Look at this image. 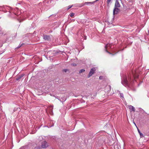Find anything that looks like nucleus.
<instances>
[{
    "label": "nucleus",
    "instance_id": "obj_1",
    "mask_svg": "<svg viewBox=\"0 0 149 149\" xmlns=\"http://www.w3.org/2000/svg\"><path fill=\"white\" fill-rule=\"evenodd\" d=\"M121 83L125 87H128L129 84L128 81L127 80V76L124 75L121 78Z\"/></svg>",
    "mask_w": 149,
    "mask_h": 149
},
{
    "label": "nucleus",
    "instance_id": "obj_2",
    "mask_svg": "<svg viewBox=\"0 0 149 149\" xmlns=\"http://www.w3.org/2000/svg\"><path fill=\"white\" fill-rule=\"evenodd\" d=\"M7 7L9 8L10 9H11V10L12 12H14V9H13L11 7L7 6H6L3 5V6H0V11H3L4 13H6L7 11L5 10L8 9Z\"/></svg>",
    "mask_w": 149,
    "mask_h": 149
},
{
    "label": "nucleus",
    "instance_id": "obj_3",
    "mask_svg": "<svg viewBox=\"0 0 149 149\" xmlns=\"http://www.w3.org/2000/svg\"><path fill=\"white\" fill-rule=\"evenodd\" d=\"M96 70L95 68H93L91 69L88 75V78L91 76L94 73H95V72Z\"/></svg>",
    "mask_w": 149,
    "mask_h": 149
},
{
    "label": "nucleus",
    "instance_id": "obj_4",
    "mask_svg": "<svg viewBox=\"0 0 149 149\" xmlns=\"http://www.w3.org/2000/svg\"><path fill=\"white\" fill-rule=\"evenodd\" d=\"M48 146V144L46 141H44L41 143V147L43 148H45Z\"/></svg>",
    "mask_w": 149,
    "mask_h": 149
},
{
    "label": "nucleus",
    "instance_id": "obj_5",
    "mask_svg": "<svg viewBox=\"0 0 149 149\" xmlns=\"http://www.w3.org/2000/svg\"><path fill=\"white\" fill-rule=\"evenodd\" d=\"M120 11V9L118 8H114L113 13V15L117 14Z\"/></svg>",
    "mask_w": 149,
    "mask_h": 149
},
{
    "label": "nucleus",
    "instance_id": "obj_6",
    "mask_svg": "<svg viewBox=\"0 0 149 149\" xmlns=\"http://www.w3.org/2000/svg\"><path fill=\"white\" fill-rule=\"evenodd\" d=\"M120 5L118 1L117 0H116L115 4V6L114 7L115 8H118L120 7Z\"/></svg>",
    "mask_w": 149,
    "mask_h": 149
},
{
    "label": "nucleus",
    "instance_id": "obj_7",
    "mask_svg": "<svg viewBox=\"0 0 149 149\" xmlns=\"http://www.w3.org/2000/svg\"><path fill=\"white\" fill-rule=\"evenodd\" d=\"M43 38L44 39L46 40H49L51 39L49 36V35H43Z\"/></svg>",
    "mask_w": 149,
    "mask_h": 149
},
{
    "label": "nucleus",
    "instance_id": "obj_8",
    "mask_svg": "<svg viewBox=\"0 0 149 149\" xmlns=\"http://www.w3.org/2000/svg\"><path fill=\"white\" fill-rule=\"evenodd\" d=\"M129 108L131 112L133 111L134 112L135 111V108L132 105H130L129 106Z\"/></svg>",
    "mask_w": 149,
    "mask_h": 149
},
{
    "label": "nucleus",
    "instance_id": "obj_9",
    "mask_svg": "<svg viewBox=\"0 0 149 149\" xmlns=\"http://www.w3.org/2000/svg\"><path fill=\"white\" fill-rule=\"evenodd\" d=\"M75 6L76 7H81L84 6V3H77L75 4Z\"/></svg>",
    "mask_w": 149,
    "mask_h": 149
},
{
    "label": "nucleus",
    "instance_id": "obj_10",
    "mask_svg": "<svg viewBox=\"0 0 149 149\" xmlns=\"http://www.w3.org/2000/svg\"><path fill=\"white\" fill-rule=\"evenodd\" d=\"M114 149H120V146L118 144L115 145L113 147Z\"/></svg>",
    "mask_w": 149,
    "mask_h": 149
},
{
    "label": "nucleus",
    "instance_id": "obj_11",
    "mask_svg": "<svg viewBox=\"0 0 149 149\" xmlns=\"http://www.w3.org/2000/svg\"><path fill=\"white\" fill-rule=\"evenodd\" d=\"M24 76V74H22L21 75H20L18 76L16 78V80L17 81H18L19 79H20L21 78L23 77Z\"/></svg>",
    "mask_w": 149,
    "mask_h": 149
},
{
    "label": "nucleus",
    "instance_id": "obj_12",
    "mask_svg": "<svg viewBox=\"0 0 149 149\" xmlns=\"http://www.w3.org/2000/svg\"><path fill=\"white\" fill-rule=\"evenodd\" d=\"M137 130H138V132L140 135V137L141 138H143L144 136L143 134L141 132L140 130L138 128H137Z\"/></svg>",
    "mask_w": 149,
    "mask_h": 149
},
{
    "label": "nucleus",
    "instance_id": "obj_13",
    "mask_svg": "<svg viewBox=\"0 0 149 149\" xmlns=\"http://www.w3.org/2000/svg\"><path fill=\"white\" fill-rule=\"evenodd\" d=\"M109 45L108 44H107V45H106L105 46V50H106V51L108 53L110 54H112L110 52H109L107 50V47H108L109 46Z\"/></svg>",
    "mask_w": 149,
    "mask_h": 149
},
{
    "label": "nucleus",
    "instance_id": "obj_14",
    "mask_svg": "<svg viewBox=\"0 0 149 149\" xmlns=\"http://www.w3.org/2000/svg\"><path fill=\"white\" fill-rule=\"evenodd\" d=\"M85 71V70L84 69H82L79 70V73H81L83 72H84Z\"/></svg>",
    "mask_w": 149,
    "mask_h": 149
},
{
    "label": "nucleus",
    "instance_id": "obj_15",
    "mask_svg": "<svg viewBox=\"0 0 149 149\" xmlns=\"http://www.w3.org/2000/svg\"><path fill=\"white\" fill-rule=\"evenodd\" d=\"M50 107L51 108V109H50V111L51 112H52V110H53V105H51V106H50Z\"/></svg>",
    "mask_w": 149,
    "mask_h": 149
},
{
    "label": "nucleus",
    "instance_id": "obj_16",
    "mask_svg": "<svg viewBox=\"0 0 149 149\" xmlns=\"http://www.w3.org/2000/svg\"><path fill=\"white\" fill-rule=\"evenodd\" d=\"M99 0H96L93 2H91L90 4H93L97 2V1H98Z\"/></svg>",
    "mask_w": 149,
    "mask_h": 149
},
{
    "label": "nucleus",
    "instance_id": "obj_17",
    "mask_svg": "<svg viewBox=\"0 0 149 149\" xmlns=\"http://www.w3.org/2000/svg\"><path fill=\"white\" fill-rule=\"evenodd\" d=\"M73 6V5H72L71 6L69 5L68 6V8H67V10L71 8Z\"/></svg>",
    "mask_w": 149,
    "mask_h": 149
},
{
    "label": "nucleus",
    "instance_id": "obj_18",
    "mask_svg": "<svg viewBox=\"0 0 149 149\" xmlns=\"http://www.w3.org/2000/svg\"><path fill=\"white\" fill-rule=\"evenodd\" d=\"M90 3L91 2H85L84 3V5H87V4H90Z\"/></svg>",
    "mask_w": 149,
    "mask_h": 149
},
{
    "label": "nucleus",
    "instance_id": "obj_19",
    "mask_svg": "<svg viewBox=\"0 0 149 149\" xmlns=\"http://www.w3.org/2000/svg\"><path fill=\"white\" fill-rule=\"evenodd\" d=\"M63 71L65 72H66L68 71V70L67 69H64L63 70Z\"/></svg>",
    "mask_w": 149,
    "mask_h": 149
},
{
    "label": "nucleus",
    "instance_id": "obj_20",
    "mask_svg": "<svg viewBox=\"0 0 149 149\" xmlns=\"http://www.w3.org/2000/svg\"><path fill=\"white\" fill-rule=\"evenodd\" d=\"M74 15V14L73 13H71L70 15V17H72Z\"/></svg>",
    "mask_w": 149,
    "mask_h": 149
},
{
    "label": "nucleus",
    "instance_id": "obj_21",
    "mask_svg": "<svg viewBox=\"0 0 149 149\" xmlns=\"http://www.w3.org/2000/svg\"><path fill=\"white\" fill-rule=\"evenodd\" d=\"M128 80L129 81H130L131 79L130 77L129 76L128 77Z\"/></svg>",
    "mask_w": 149,
    "mask_h": 149
},
{
    "label": "nucleus",
    "instance_id": "obj_22",
    "mask_svg": "<svg viewBox=\"0 0 149 149\" xmlns=\"http://www.w3.org/2000/svg\"><path fill=\"white\" fill-rule=\"evenodd\" d=\"M120 96L122 97H123V93H120Z\"/></svg>",
    "mask_w": 149,
    "mask_h": 149
},
{
    "label": "nucleus",
    "instance_id": "obj_23",
    "mask_svg": "<svg viewBox=\"0 0 149 149\" xmlns=\"http://www.w3.org/2000/svg\"><path fill=\"white\" fill-rule=\"evenodd\" d=\"M37 149H40L41 148V147L40 146L37 147L36 148Z\"/></svg>",
    "mask_w": 149,
    "mask_h": 149
},
{
    "label": "nucleus",
    "instance_id": "obj_24",
    "mask_svg": "<svg viewBox=\"0 0 149 149\" xmlns=\"http://www.w3.org/2000/svg\"><path fill=\"white\" fill-rule=\"evenodd\" d=\"M3 34V32L0 29V34Z\"/></svg>",
    "mask_w": 149,
    "mask_h": 149
},
{
    "label": "nucleus",
    "instance_id": "obj_25",
    "mask_svg": "<svg viewBox=\"0 0 149 149\" xmlns=\"http://www.w3.org/2000/svg\"><path fill=\"white\" fill-rule=\"evenodd\" d=\"M103 77L102 76H100V77L99 79H102Z\"/></svg>",
    "mask_w": 149,
    "mask_h": 149
},
{
    "label": "nucleus",
    "instance_id": "obj_26",
    "mask_svg": "<svg viewBox=\"0 0 149 149\" xmlns=\"http://www.w3.org/2000/svg\"><path fill=\"white\" fill-rule=\"evenodd\" d=\"M23 45H24V43H22L21 44H20L19 45L20 46V47H21V46H22Z\"/></svg>",
    "mask_w": 149,
    "mask_h": 149
},
{
    "label": "nucleus",
    "instance_id": "obj_27",
    "mask_svg": "<svg viewBox=\"0 0 149 149\" xmlns=\"http://www.w3.org/2000/svg\"><path fill=\"white\" fill-rule=\"evenodd\" d=\"M73 64V65L74 66H75L76 65V64L75 63L73 64Z\"/></svg>",
    "mask_w": 149,
    "mask_h": 149
},
{
    "label": "nucleus",
    "instance_id": "obj_28",
    "mask_svg": "<svg viewBox=\"0 0 149 149\" xmlns=\"http://www.w3.org/2000/svg\"><path fill=\"white\" fill-rule=\"evenodd\" d=\"M20 47V46H19V45L17 47V48H19V47Z\"/></svg>",
    "mask_w": 149,
    "mask_h": 149
},
{
    "label": "nucleus",
    "instance_id": "obj_29",
    "mask_svg": "<svg viewBox=\"0 0 149 149\" xmlns=\"http://www.w3.org/2000/svg\"><path fill=\"white\" fill-rule=\"evenodd\" d=\"M24 146H22V147H21L20 148V149H22L23 148H24Z\"/></svg>",
    "mask_w": 149,
    "mask_h": 149
},
{
    "label": "nucleus",
    "instance_id": "obj_30",
    "mask_svg": "<svg viewBox=\"0 0 149 149\" xmlns=\"http://www.w3.org/2000/svg\"><path fill=\"white\" fill-rule=\"evenodd\" d=\"M53 126V125H52V126H50V127H48V126H47V127L48 128H49V127H52V126Z\"/></svg>",
    "mask_w": 149,
    "mask_h": 149
},
{
    "label": "nucleus",
    "instance_id": "obj_31",
    "mask_svg": "<svg viewBox=\"0 0 149 149\" xmlns=\"http://www.w3.org/2000/svg\"><path fill=\"white\" fill-rule=\"evenodd\" d=\"M109 86V87L110 88H110H111V86Z\"/></svg>",
    "mask_w": 149,
    "mask_h": 149
},
{
    "label": "nucleus",
    "instance_id": "obj_32",
    "mask_svg": "<svg viewBox=\"0 0 149 149\" xmlns=\"http://www.w3.org/2000/svg\"><path fill=\"white\" fill-rule=\"evenodd\" d=\"M148 33L149 34V30H148Z\"/></svg>",
    "mask_w": 149,
    "mask_h": 149
},
{
    "label": "nucleus",
    "instance_id": "obj_33",
    "mask_svg": "<svg viewBox=\"0 0 149 149\" xmlns=\"http://www.w3.org/2000/svg\"><path fill=\"white\" fill-rule=\"evenodd\" d=\"M14 13V14H15V15H16V13Z\"/></svg>",
    "mask_w": 149,
    "mask_h": 149
},
{
    "label": "nucleus",
    "instance_id": "obj_34",
    "mask_svg": "<svg viewBox=\"0 0 149 149\" xmlns=\"http://www.w3.org/2000/svg\"><path fill=\"white\" fill-rule=\"evenodd\" d=\"M17 9H18V8H16V9L17 10Z\"/></svg>",
    "mask_w": 149,
    "mask_h": 149
},
{
    "label": "nucleus",
    "instance_id": "obj_35",
    "mask_svg": "<svg viewBox=\"0 0 149 149\" xmlns=\"http://www.w3.org/2000/svg\"><path fill=\"white\" fill-rule=\"evenodd\" d=\"M84 39L85 40H86V38H85Z\"/></svg>",
    "mask_w": 149,
    "mask_h": 149
}]
</instances>
